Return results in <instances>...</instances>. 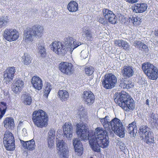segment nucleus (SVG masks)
Instances as JSON below:
<instances>
[{"mask_svg":"<svg viewBox=\"0 0 158 158\" xmlns=\"http://www.w3.org/2000/svg\"><path fill=\"white\" fill-rule=\"evenodd\" d=\"M110 118L106 116L105 118H100V122L105 130L101 127L96 128L94 131V136L89 141V144L93 151L99 152L100 148H105L108 146L109 142L108 136L106 135L110 131Z\"/></svg>","mask_w":158,"mask_h":158,"instance_id":"f257e3e1","label":"nucleus"},{"mask_svg":"<svg viewBox=\"0 0 158 158\" xmlns=\"http://www.w3.org/2000/svg\"><path fill=\"white\" fill-rule=\"evenodd\" d=\"M115 102L124 110L127 111H133L135 108L133 100L125 92H121L119 96L114 99Z\"/></svg>","mask_w":158,"mask_h":158,"instance_id":"f03ea898","label":"nucleus"},{"mask_svg":"<svg viewBox=\"0 0 158 158\" xmlns=\"http://www.w3.org/2000/svg\"><path fill=\"white\" fill-rule=\"evenodd\" d=\"M86 125L84 123L77 124L76 125V133L78 137L81 139L85 141L93 138L94 136L92 132H89Z\"/></svg>","mask_w":158,"mask_h":158,"instance_id":"7ed1b4c3","label":"nucleus"},{"mask_svg":"<svg viewBox=\"0 0 158 158\" xmlns=\"http://www.w3.org/2000/svg\"><path fill=\"white\" fill-rule=\"evenodd\" d=\"M110 131L109 132L114 131L121 138H123L125 136V129L121 120L117 118L112 119L110 122Z\"/></svg>","mask_w":158,"mask_h":158,"instance_id":"20e7f679","label":"nucleus"},{"mask_svg":"<svg viewBox=\"0 0 158 158\" xmlns=\"http://www.w3.org/2000/svg\"><path fill=\"white\" fill-rule=\"evenodd\" d=\"M142 68L149 78L155 80L158 77V69L152 64L149 63H144L142 64Z\"/></svg>","mask_w":158,"mask_h":158,"instance_id":"39448f33","label":"nucleus"},{"mask_svg":"<svg viewBox=\"0 0 158 158\" xmlns=\"http://www.w3.org/2000/svg\"><path fill=\"white\" fill-rule=\"evenodd\" d=\"M3 143L6 150L9 151H14L15 148L14 137L10 132L6 131L4 135Z\"/></svg>","mask_w":158,"mask_h":158,"instance_id":"423d86ee","label":"nucleus"},{"mask_svg":"<svg viewBox=\"0 0 158 158\" xmlns=\"http://www.w3.org/2000/svg\"><path fill=\"white\" fill-rule=\"evenodd\" d=\"M140 133L144 135V140L149 145L155 143L154 134L151 129L146 126H142L139 129Z\"/></svg>","mask_w":158,"mask_h":158,"instance_id":"0eeeda50","label":"nucleus"},{"mask_svg":"<svg viewBox=\"0 0 158 158\" xmlns=\"http://www.w3.org/2000/svg\"><path fill=\"white\" fill-rule=\"evenodd\" d=\"M117 81V78L114 75L107 74L105 76L103 80L102 85L106 89H111L115 86Z\"/></svg>","mask_w":158,"mask_h":158,"instance_id":"6e6552de","label":"nucleus"},{"mask_svg":"<svg viewBox=\"0 0 158 158\" xmlns=\"http://www.w3.org/2000/svg\"><path fill=\"white\" fill-rule=\"evenodd\" d=\"M2 35L5 40L8 41L12 42L16 40L19 38V34L15 29L7 28L4 31Z\"/></svg>","mask_w":158,"mask_h":158,"instance_id":"1a4fd4ad","label":"nucleus"},{"mask_svg":"<svg viewBox=\"0 0 158 158\" xmlns=\"http://www.w3.org/2000/svg\"><path fill=\"white\" fill-rule=\"evenodd\" d=\"M40 27L34 26L31 28H27L24 31V40L26 42H31L33 40V36H36L39 31Z\"/></svg>","mask_w":158,"mask_h":158,"instance_id":"9d476101","label":"nucleus"},{"mask_svg":"<svg viewBox=\"0 0 158 158\" xmlns=\"http://www.w3.org/2000/svg\"><path fill=\"white\" fill-rule=\"evenodd\" d=\"M50 46L51 49L58 55H64L67 52L65 46L60 41H54L51 44Z\"/></svg>","mask_w":158,"mask_h":158,"instance_id":"9b49d317","label":"nucleus"},{"mask_svg":"<svg viewBox=\"0 0 158 158\" xmlns=\"http://www.w3.org/2000/svg\"><path fill=\"white\" fill-rule=\"evenodd\" d=\"M56 144L57 149L60 153V158H68L69 150L65 143L63 140L58 139L56 141Z\"/></svg>","mask_w":158,"mask_h":158,"instance_id":"f8f14e48","label":"nucleus"},{"mask_svg":"<svg viewBox=\"0 0 158 158\" xmlns=\"http://www.w3.org/2000/svg\"><path fill=\"white\" fill-rule=\"evenodd\" d=\"M59 70L63 73L68 75L73 74L74 71L73 65L67 62H61L58 66Z\"/></svg>","mask_w":158,"mask_h":158,"instance_id":"ddd939ff","label":"nucleus"},{"mask_svg":"<svg viewBox=\"0 0 158 158\" xmlns=\"http://www.w3.org/2000/svg\"><path fill=\"white\" fill-rule=\"evenodd\" d=\"M66 48H69L71 52L77 47L81 44V42H76L73 37L68 36L64 39V42L62 43Z\"/></svg>","mask_w":158,"mask_h":158,"instance_id":"4468645a","label":"nucleus"},{"mask_svg":"<svg viewBox=\"0 0 158 158\" xmlns=\"http://www.w3.org/2000/svg\"><path fill=\"white\" fill-rule=\"evenodd\" d=\"M24 87V82L20 79L15 80L11 85V88L13 92L16 94H19Z\"/></svg>","mask_w":158,"mask_h":158,"instance_id":"2eb2a0df","label":"nucleus"},{"mask_svg":"<svg viewBox=\"0 0 158 158\" xmlns=\"http://www.w3.org/2000/svg\"><path fill=\"white\" fill-rule=\"evenodd\" d=\"M15 72V68L14 67L7 68L4 72V79L6 82H10L14 78Z\"/></svg>","mask_w":158,"mask_h":158,"instance_id":"dca6fc26","label":"nucleus"},{"mask_svg":"<svg viewBox=\"0 0 158 158\" xmlns=\"http://www.w3.org/2000/svg\"><path fill=\"white\" fill-rule=\"evenodd\" d=\"M82 97L86 104L88 105L92 104L95 100V96L90 91H85L82 95Z\"/></svg>","mask_w":158,"mask_h":158,"instance_id":"f3484780","label":"nucleus"},{"mask_svg":"<svg viewBox=\"0 0 158 158\" xmlns=\"http://www.w3.org/2000/svg\"><path fill=\"white\" fill-rule=\"evenodd\" d=\"M64 135L68 140H71L73 136V126L71 123H65L63 126Z\"/></svg>","mask_w":158,"mask_h":158,"instance_id":"a211bd4d","label":"nucleus"},{"mask_svg":"<svg viewBox=\"0 0 158 158\" xmlns=\"http://www.w3.org/2000/svg\"><path fill=\"white\" fill-rule=\"evenodd\" d=\"M122 73L123 76L128 78L134 75V69L131 66L125 65L123 67Z\"/></svg>","mask_w":158,"mask_h":158,"instance_id":"6ab92c4d","label":"nucleus"},{"mask_svg":"<svg viewBox=\"0 0 158 158\" xmlns=\"http://www.w3.org/2000/svg\"><path fill=\"white\" fill-rule=\"evenodd\" d=\"M73 144L76 152H77L78 156L82 155L83 150V146L80 140L77 138H75L73 140Z\"/></svg>","mask_w":158,"mask_h":158,"instance_id":"aec40b11","label":"nucleus"},{"mask_svg":"<svg viewBox=\"0 0 158 158\" xmlns=\"http://www.w3.org/2000/svg\"><path fill=\"white\" fill-rule=\"evenodd\" d=\"M21 143L23 148L27 150L32 151L35 149V142L33 139L27 141L22 140Z\"/></svg>","mask_w":158,"mask_h":158,"instance_id":"412c9836","label":"nucleus"},{"mask_svg":"<svg viewBox=\"0 0 158 158\" xmlns=\"http://www.w3.org/2000/svg\"><path fill=\"white\" fill-rule=\"evenodd\" d=\"M55 131L53 128H51L48 133L47 141L48 146L51 148L54 145V139Z\"/></svg>","mask_w":158,"mask_h":158,"instance_id":"4be33fe9","label":"nucleus"},{"mask_svg":"<svg viewBox=\"0 0 158 158\" xmlns=\"http://www.w3.org/2000/svg\"><path fill=\"white\" fill-rule=\"evenodd\" d=\"M4 127L6 129L12 130L15 127V123L14 119L11 117L6 118L3 122Z\"/></svg>","mask_w":158,"mask_h":158,"instance_id":"5701e85b","label":"nucleus"},{"mask_svg":"<svg viewBox=\"0 0 158 158\" xmlns=\"http://www.w3.org/2000/svg\"><path fill=\"white\" fill-rule=\"evenodd\" d=\"M48 117L44 111L40 110V127H45L48 125Z\"/></svg>","mask_w":158,"mask_h":158,"instance_id":"b1692460","label":"nucleus"},{"mask_svg":"<svg viewBox=\"0 0 158 158\" xmlns=\"http://www.w3.org/2000/svg\"><path fill=\"white\" fill-rule=\"evenodd\" d=\"M147 5L146 3H136L135 5V6L133 8V10L136 13H142L147 10Z\"/></svg>","mask_w":158,"mask_h":158,"instance_id":"393cba45","label":"nucleus"},{"mask_svg":"<svg viewBox=\"0 0 158 158\" xmlns=\"http://www.w3.org/2000/svg\"><path fill=\"white\" fill-rule=\"evenodd\" d=\"M127 130L128 133L131 135V137H134L135 135L137 132L136 123L135 122H133L129 124Z\"/></svg>","mask_w":158,"mask_h":158,"instance_id":"a878e982","label":"nucleus"},{"mask_svg":"<svg viewBox=\"0 0 158 158\" xmlns=\"http://www.w3.org/2000/svg\"><path fill=\"white\" fill-rule=\"evenodd\" d=\"M58 96L62 101H65L69 97V94L65 90H59L58 93Z\"/></svg>","mask_w":158,"mask_h":158,"instance_id":"bb28decb","label":"nucleus"},{"mask_svg":"<svg viewBox=\"0 0 158 158\" xmlns=\"http://www.w3.org/2000/svg\"><path fill=\"white\" fill-rule=\"evenodd\" d=\"M67 8L69 12H75L78 10V5L76 2L71 1L68 5Z\"/></svg>","mask_w":158,"mask_h":158,"instance_id":"cd10ccee","label":"nucleus"},{"mask_svg":"<svg viewBox=\"0 0 158 158\" xmlns=\"http://www.w3.org/2000/svg\"><path fill=\"white\" fill-rule=\"evenodd\" d=\"M35 111L33 113V121L37 127H40V112Z\"/></svg>","mask_w":158,"mask_h":158,"instance_id":"c85d7f7f","label":"nucleus"},{"mask_svg":"<svg viewBox=\"0 0 158 158\" xmlns=\"http://www.w3.org/2000/svg\"><path fill=\"white\" fill-rule=\"evenodd\" d=\"M7 109L6 103L4 102H0V119H1L5 115Z\"/></svg>","mask_w":158,"mask_h":158,"instance_id":"c756f323","label":"nucleus"},{"mask_svg":"<svg viewBox=\"0 0 158 158\" xmlns=\"http://www.w3.org/2000/svg\"><path fill=\"white\" fill-rule=\"evenodd\" d=\"M40 78L36 76L33 77L31 79V83L35 89L40 90V84L39 83Z\"/></svg>","mask_w":158,"mask_h":158,"instance_id":"7c9ffc66","label":"nucleus"},{"mask_svg":"<svg viewBox=\"0 0 158 158\" xmlns=\"http://www.w3.org/2000/svg\"><path fill=\"white\" fill-rule=\"evenodd\" d=\"M23 61L22 62L25 65H28L31 62V58L29 55L24 53V56L22 57Z\"/></svg>","mask_w":158,"mask_h":158,"instance_id":"2f4dec72","label":"nucleus"},{"mask_svg":"<svg viewBox=\"0 0 158 158\" xmlns=\"http://www.w3.org/2000/svg\"><path fill=\"white\" fill-rule=\"evenodd\" d=\"M23 103L26 105H30L32 102V98L29 94H25L24 95Z\"/></svg>","mask_w":158,"mask_h":158,"instance_id":"473e14b6","label":"nucleus"},{"mask_svg":"<svg viewBox=\"0 0 158 158\" xmlns=\"http://www.w3.org/2000/svg\"><path fill=\"white\" fill-rule=\"evenodd\" d=\"M121 85L123 88L128 89L131 88L134 86V83L131 81H125L121 84Z\"/></svg>","mask_w":158,"mask_h":158,"instance_id":"72a5a7b5","label":"nucleus"},{"mask_svg":"<svg viewBox=\"0 0 158 158\" xmlns=\"http://www.w3.org/2000/svg\"><path fill=\"white\" fill-rule=\"evenodd\" d=\"M102 12L104 17L106 19H108L112 15L114 14L112 11L107 9H103Z\"/></svg>","mask_w":158,"mask_h":158,"instance_id":"f704fd0d","label":"nucleus"},{"mask_svg":"<svg viewBox=\"0 0 158 158\" xmlns=\"http://www.w3.org/2000/svg\"><path fill=\"white\" fill-rule=\"evenodd\" d=\"M92 33L89 29H86L82 32V35L84 38H87L88 39H90L92 36Z\"/></svg>","mask_w":158,"mask_h":158,"instance_id":"c9c22d12","label":"nucleus"},{"mask_svg":"<svg viewBox=\"0 0 158 158\" xmlns=\"http://www.w3.org/2000/svg\"><path fill=\"white\" fill-rule=\"evenodd\" d=\"M50 84L47 82L46 84V86L44 91V96L47 98L49 94L51 91Z\"/></svg>","mask_w":158,"mask_h":158,"instance_id":"e433bc0d","label":"nucleus"},{"mask_svg":"<svg viewBox=\"0 0 158 158\" xmlns=\"http://www.w3.org/2000/svg\"><path fill=\"white\" fill-rule=\"evenodd\" d=\"M47 56V53L45 47L42 46H40V57L44 58Z\"/></svg>","mask_w":158,"mask_h":158,"instance_id":"4c0bfd02","label":"nucleus"},{"mask_svg":"<svg viewBox=\"0 0 158 158\" xmlns=\"http://www.w3.org/2000/svg\"><path fill=\"white\" fill-rule=\"evenodd\" d=\"M150 120L151 122L154 123H158V118L157 119L155 117V114L152 111L149 114Z\"/></svg>","mask_w":158,"mask_h":158,"instance_id":"58836bf2","label":"nucleus"},{"mask_svg":"<svg viewBox=\"0 0 158 158\" xmlns=\"http://www.w3.org/2000/svg\"><path fill=\"white\" fill-rule=\"evenodd\" d=\"M7 22V19L4 17L0 18V27L2 28L6 26Z\"/></svg>","mask_w":158,"mask_h":158,"instance_id":"ea45409f","label":"nucleus"},{"mask_svg":"<svg viewBox=\"0 0 158 158\" xmlns=\"http://www.w3.org/2000/svg\"><path fill=\"white\" fill-rule=\"evenodd\" d=\"M107 19L108 21L111 24H115L116 23L117 19L114 14Z\"/></svg>","mask_w":158,"mask_h":158,"instance_id":"a19ab883","label":"nucleus"},{"mask_svg":"<svg viewBox=\"0 0 158 158\" xmlns=\"http://www.w3.org/2000/svg\"><path fill=\"white\" fill-rule=\"evenodd\" d=\"M94 72V69L91 67H89L85 69V73L88 75H92Z\"/></svg>","mask_w":158,"mask_h":158,"instance_id":"79ce46f5","label":"nucleus"},{"mask_svg":"<svg viewBox=\"0 0 158 158\" xmlns=\"http://www.w3.org/2000/svg\"><path fill=\"white\" fill-rule=\"evenodd\" d=\"M131 21L133 24L135 25H139L141 23L139 20H138L136 18L132 17L131 19Z\"/></svg>","mask_w":158,"mask_h":158,"instance_id":"37998d69","label":"nucleus"},{"mask_svg":"<svg viewBox=\"0 0 158 158\" xmlns=\"http://www.w3.org/2000/svg\"><path fill=\"white\" fill-rule=\"evenodd\" d=\"M122 47L127 51H128L130 49V46L128 44L126 41H124L123 42Z\"/></svg>","mask_w":158,"mask_h":158,"instance_id":"c03bdc74","label":"nucleus"},{"mask_svg":"<svg viewBox=\"0 0 158 158\" xmlns=\"http://www.w3.org/2000/svg\"><path fill=\"white\" fill-rule=\"evenodd\" d=\"M142 42L139 41H135L134 43V45L139 49L141 48Z\"/></svg>","mask_w":158,"mask_h":158,"instance_id":"a18cd8bd","label":"nucleus"},{"mask_svg":"<svg viewBox=\"0 0 158 158\" xmlns=\"http://www.w3.org/2000/svg\"><path fill=\"white\" fill-rule=\"evenodd\" d=\"M123 41L124 40H115L114 41V43L116 46L120 47L122 46Z\"/></svg>","mask_w":158,"mask_h":158,"instance_id":"49530a36","label":"nucleus"},{"mask_svg":"<svg viewBox=\"0 0 158 158\" xmlns=\"http://www.w3.org/2000/svg\"><path fill=\"white\" fill-rule=\"evenodd\" d=\"M118 145H119V148L122 150L125 149L126 146L125 145L123 142H119L118 143Z\"/></svg>","mask_w":158,"mask_h":158,"instance_id":"de8ad7c7","label":"nucleus"},{"mask_svg":"<svg viewBox=\"0 0 158 158\" xmlns=\"http://www.w3.org/2000/svg\"><path fill=\"white\" fill-rule=\"evenodd\" d=\"M97 19L98 21L101 24H105L106 23V22L104 19L99 16Z\"/></svg>","mask_w":158,"mask_h":158,"instance_id":"09e8293b","label":"nucleus"},{"mask_svg":"<svg viewBox=\"0 0 158 158\" xmlns=\"http://www.w3.org/2000/svg\"><path fill=\"white\" fill-rule=\"evenodd\" d=\"M147 48V46L145 44L142 43V45H141V48H140L139 49L141 50H146Z\"/></svg>","mask_w":158,"mask_h":158,"instance_id":"8fccbe9b","label":"nucleus"},{"mask_svg":"<svg viewBox=\"0 0 158 158\" xmlns=\"http://www.w3.org/2000/svg\"><path fill=\"white\" fill-rule=\"evenodd\" d=\"M138 0H126L128 2L131 3H134L138 2Z\"/></svg>","mask_w":158,"mask_h":158,"instance_id":"3c124183","label":"nucleus"},{"mask_svg":"<svg viewBox=\"0 0 158 158\" xmlns=\"http://www.w3.org/2000/svg\"><path fill=\"white\" fill-rule=\"evenodd\" d=\"M85 52L83 51H82L81 52V56L84 59L87 56V54H86V55L85 56H83V55L85 54Z\"/></svg>","mask_w":158,"mask_h":158,"instance_id":"603ef678","label":"nucleus"},{"mask_svg":"<svg viewBox=\"0 0 158 158\" xmlns=\"http://www.w3.org/2000/svg\"><path fill=\"white\" fill-rule=\"evenodd\" d=\"M154 34L155 36L158 37V29L154 31Z\"/></svg>","mask_w":158,"mask_h":158,"instance_id":"864d4df0","label":"nucleus"},{"mask_svg":"<svg viewBox=\"0 0 158 158\" xmlns=\"http://www.w3.org/2000/svg\"><path fill=\"white\" fill-rule=\"evenodd\" d=\"M43 85L42 83V80L40 78V89H41Z\"/></svg>","mask_w":158,"mask_h":158,"instance_id":"5fc2aeb1","label":"nucleus"},{"mask_svg":"<svg viewBox=\"0 0 158 158\" xmlns=\"http://www.w3.org/2000/svg\"><path fill=\"white\" fill-rule=\"evenodd\" d=\"M145 104L148 106H149V100L148 99H147L146 101Z\"/></svg>","mask_w":158,"mask_h":158,"instance_id":"6e6d98bb","label":"nucleus"},{"mask_svg":"<svg viewBox=\"0 0 158 158\" xmlns=\"http://www.w3.org/2000/svg\"><path fill=\"white\" fill-rule=\"evenodd\" d=\"M40 32L41 31V30H42V31H43L44 30V29L43 27H42L40 26Z\"/></svg>","mask_w":158,"mask_h":158,"instance_id":"4d7b16f0","label":"nucleus"},{"mask_svg":"<svg viewBox=\"0 0 158 158\" xmlns=\"http://www.w3.org/2000/svg\"><path fill=\"white\" fill-rule=\"evenodd\" d=\"M90 158H93L92 157H90Z\"/></svg>","mask_w":158,"mask_h":158,"instance_id":"13d9d810","label":"nucleus"}]
</instances>
